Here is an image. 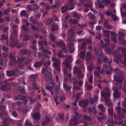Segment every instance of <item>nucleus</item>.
I'll return each mask as SVG.
<instances>
[{
    "mask_svg": "<svg viewBox=\"0 0 126 126\" xmlns=\"http://www.w3.org/2000/svg\"><path fill=\"white\" fill-rule=\"evenodd\" d=\"M104 90V91L102 90L101 91V95L105 98L106 104H107L108 107L110 108H112V106L111 103L110 99L109 98L107 97H110L111 92L109 90V88L107 87H105Z\"/></svg>",
    "mask_w": 126,
    "mask_h": 126,
    "instance_id": "f257e3e1",
    "label": "nucleus"
},
{
    "mask_svg": "<svg viewBox=\"0 0 126 126\" xmlns=\"http://www.w3.org/2000/svg\"><path fill=\"white\" fill-rule=\"evenodd\" d=\"M8 58L10 59V61L9 62V64L11 66H13L14 65H15L16 63V58L11 53L9 54Z\"/></svg>",
    "mask_w": 126,
    "mask_h": 126,
    "instance_id": "f03ea898",
    "label": "nucleus"
},
{
    "mask_svg": "<svg viewBox=\"0 0 126 126\" xmlns=\"http://www.w3.org/2000/svg\"><path fill=\"white\" fill-rule=\"evenodd\" d=\"M66 61L64 62L63 64L64 65L69 68L70 70L71 69V66L70 64L71 63L72 61V56H70L66 58Z\"/></svg>",
    "mask_w": 126,
    "mask_h": 126,
    "instance_id": "7ed1b4c3",
    "label": "nucleus"
},
{
    "mask_svg": "<svg viewBox=\"0 0 126 126\" xmlns=\"http://www.w3.org/2000/svg\"><path fill=\"white\" fill-rule=\"evenodd\" d=\"M112 89L114 91L113 93V97L115 99H117L120 97L121 94L119 91L117 87L115 86H113L112 88Z\"/></svg>",
    "mask_w": 126,
    "mask_h": 126,
    "instance_id": "20e7f679",
    "label": "nucleus"
},
{
    "mask_svg": "<svg viewBox=\"0 0 126 126\" xmlns=\"http://www.w3.org/2000/svg\"><path fill=\"white\" fill-rule=\"evenodd\" d=\"M88 104V101L87 100H80L79 102V105L80 106H82L84 108L87 107Z\"/></svg>",
    "mask_w": 126,
    "mask_h": 126,
    "instance_id": "39448f33",
    "label": "nucleus"
},
{
    "mask_svg": "<svg viewBox=\"0 0 126 126\" xmlns=\"http://www.w3.org/2000/svg\"><path fill=\"white\" fill-rule=\"evenodd\" d=\"M78 124V122L77 118L74 117L73 119H71L70 120L69 126H75L76 124Z\"/></svg>",
    "mask_w": 126,
    "mask_h": 126,
    "instance_id": "423d86ee",
    "label": "nucleus"
},
{
    "mask_svg": "<svg viewBox=\"0 0 126 126\" xmlns=\"http://www.w3.org/2000/svg\"><path fill=\"white\" fill-rule=\"evenodd\" d=\"M61 62L58 63L54 62L53 65L55 68V69L58 71L60 72V70Z\"/></svg>",
    "mask_w": 126,
    "mask_h": 126,
    "instance_id": "0eeeda50",
    "label": "nucleus"
},
{
    "mask_svg": "<svg viewBox=\"0 0 126 126\" xmlns=\"http://www.w3.org/2000/svg\"><path fill=\"white\" fill-rule=\"evenodd\" d=\"M32 117L33 119L36 121L39 120L40 119V115L39 112L33 114Z\"/></svg>",
    "mask_w": 126,
    "mask_h": 126,
    "instance_id": "6e6552de",
    "label": "nucleus"
},
{
    "mask_svg": "<svg viewBox=\"0 0 126 126\" xmlns=\"http://www.w3.org/2000/svg\"><path fill=\"white\" fill-rule=\"evenodd\" d=\"M45 80L46 81H47V80H48L49 79L51 80L52 78V74L51 73L49 72L45 73Z\"/></svg>",
    "mask_w": 126,
    "mask_h": 126,
    "instance_id": "1a4fd4ad",
    "label": "nucleus"
},
{
    "mask_svg": "<svg viewBox=\"0 0 126 126\" xmlns=\"http://www.w3.org/2000/svg\"><path fill=\"white\" fill-rule=\"evenodd\" d=\"M75 33V30L72 28H71L68 30V35L70 37H73L74 36V34Z\"/></svg>",
    "mask_w": 126,
    "mask_h": 126,
    "instance_id": "9d476101",
    "label": "nucleus"
},
{
    "mask_svg": "<svg viewBox=\"0 0 126 126\" xmlns=\"http://www.w3.org/2000/svg\"><path fill=\"white\" fill-rule=\"evenodd\" d=\"M122 79L120 78L119 77L117 76H115L114 78V80L118 82H122L123 79L125 78L123 76H121Z\"/></svg>",
    "mask_w": 126,
    "mask_h": 126,
    "instance_id": "9b49d317",
    "label": "nucleus"
},
{
    "mask_svg": "<svg viewBox=\"0 0 126 126\" xmlns=\"http://www.w3.org/2000/svg\"><path fill=\"white\" fill-rule=\"evenodd\" d=\"M15 74V72L14 70H8L6 71V74L7 76L10 77L14 76Z\"/></svg>",
    "mask_w": 126,
    "mask_h": 126,
    "instance_id": "f8f14e48",
    "label": "nucleus"
},
{
    "mask_svg": "<svg viewBox=\"0 0 126 126\" xmlns=\"http://www.w3.org/2000/svg\"><path fill=\"white\" fill-rule=\"evenodd\" d=\"M110 31L104 30L103 31L104 33L103 35L105 38H110Z\"/></svg>",
    "mask_w": 126,
    "mask_h": 126,
    "instance_id": "ddd939ff",
    "label": "nucleus"
},
{
    "mask_svg": "<svg viewBox=\"0 0 126 126\" xmlns=\"http://www.w3.org/2000/svg\"><path fill=\"white\" fill-rule=\"evenodd\" d=\"M92 57L91 53L89 52H87L85 56V60L90 61L92 59Z\"/></svg>",
    "mask_w": 126,
    "mask_h": 126,
    "instance_id": "4468645a",
    "label": "nucleus"
},
{
    "mask_svg": "<svg viewBox=\"0 0 126 126\" xmlns=\"http://www.w3.org/2000/svg\"><path fill=\"white\" fill-rule=\"evenodd\" d=\"M20 53L23 55H25L29 53L30 54L31 52L29 49H23L20 50Z\"/></svg>",
    "mask_w": 126,
    "mask_h": 126,
    "instance_id": "2eb2a0df",
    "label": "nucleus"
},
{
    "mask_svg": "<svg viewBox=\"0 0 126 126\" xmlns=\"http://www.w3.org/2000/svg\"><path fill=\"white\" fill-rule=\"evenodd\" d=\"M69 5L68 4H66L64 6H63L61 8V12L62 13H65L67 10Z\"/></svg>",
    "mask_w": 126,
    "mask_h": 126,
    "instance_id": "dca6fc26",
    "label": "nucleus"
},
{
    "mask_svg": "<svg viewBox=\"0 0 126 126\" xmlns=\"http://www.w3.org/2000/svg\"><path fill=\"white\" fill-rule=\"evenodd\" d=\"M30 21L32 23L34 24H36L37 25H39V21L38 20H36L33 17L31 16L29 19Z\"/></svg>",
    "mask_w": 126,
    "mask_h": 126,
    "instance_id": "f3484780",
    "label": "nucleus"
},
{
    "mask_svg": "<svg viewBox=\"0 0 126 126\" xmlns=\"http://www.w3.org/2000/svg\"><path fill=\"white\" fill-rule=\"evenodd\" d=\"M69 23L71 25L76 24L78 22V20H75L74 19H69Z\"/></svg>",
    "mask_w": 126,
    "mask_h": 126,
    "instance_id": "a211bd4d",
    "label": "nucleus"
},
{
    "mask_svg": "<svg viewBox=\"0 0 126 126\" xmlns=\"http://www.w3.org/2000/svg\"><path fill=\"white\" fill-rule=\"evenodd\" d=\"M114 71H116V73L118 75H121L123 74V72L122 70H121L119 68H116L114 69Z\"/></svg>",
    "mask_w": 126,
    "mask_h": 126,
    "instance_id": "6ab92c4d",
    "label": "nucleus"
},
{
    "mask_svg": "<svg viewBox=\"0 0 126 126\" xmlns=\"http://www.w3.org/2000/svg\"><path fill=\"white\" fill-rule=\"evenodd\" d=\"M80 69L77 66H75L73 68V73L74 74H76L77 73H78L81 72Z\"/></svg>",
    "mask_w": 126,
    "mask_h": 126,
    "instance_id": "aec40b11",
    "label": "nucleus"
},
{
    "mask_svg": "<svg viewBox=\"0 0 126 126\" xmlns=\"http://www.w3.org/2000/svg\"><path fill=\"white\" fill-rule=\"evenodd\" d=\"M42 63V62H37L34 64V67L36 68H38L41 66Z\"/></svg>",
    "mask_w": 126,
    "mask_h": 126,
    "instance_id": "412c9836",
    "label": "nucleus"
},
{
    "mask_svg": "<svg viewBox=\"0 0 126 126\" xmlns=\"http://www.w3.org/2000/svg\"><path fill=\"white\" fill-rule=\"evenodd\" d=\"M33 39V36L31 35H26L25 36L24 40L25 41H27L28 40H32Z\"/></svg>",
    "mask_w": 126,
    "mask_h": 126,
    "instance_id": "4be33fe9",
    "label": "nucleus"
},
{
    "mask_svg": "<svg viewBox=\"0 0 126 126\" xmlns=\"http://www.w3.org/2000/svg\"><path fill=\"white\" fill-rule=\"evenodd\" d=\"M87 16L92 20H94L95 18V17L94 15L92 13L90 12L87 15Z\"/></svg>",
    "mask_w": 126,
    "mask_h": 126,
    "instance_id": "5701e85b",
    "label": "nucleus"
},
{
    "mask_svg": "<svg viewBox=\"0 0 126 126\" xmlns=\"http://www.w3.org/2000/svg\"><path fill=\"white\" fill-rule=\"evenodd\" d=\"M56 45L62 47L65 46V44L62 41H60L56 42Z\"/></svg>",
    "mask_w": 126,
    "mask_h": 126,
    "instance_id": "b1692460",
    "label": "nucleus"
},
{
    "mask_svg": "<svg viewBox=\"0 0 126 126\" xmlns=\"http://www.w3.org/2000/svg\"><path fill=\"white\" fill-rule=\"evenodd\" d=\"M52 27L51 28V31H55L58 30V27L57 25L54 24L52 25Z\"/></svg>",
    "mask_w": 126,
    "mask_h": 126,
    "instance_id": "393cba45",
    "label": "nucleus"
},
{
    "mask_svg": "<svg viewBox=\"0 0 126 126\" xmlns=\"http://www.w3.org/2000/svg\"><path fill=\"white\" fill-rule=\"evenodd\" d=\"M98 107L101 110L102 112H104L105 109L104 106L102 104H100L98 106Z\"/></svg>",
    "mask_w": 126,
    "mask_h": 126,
    "instance_id": "a878e982",
    "label": "nucleus"
},
{
    "mask_svg": "<svg viewBox=\"0 0 126 126\" xmlns=\"http://www.w3.org/2000/svg\"><path fill=\"white\" fill-rule=\"evenodd\" d=\"M32 8V10L35 11L39 9V7L37 4H33Z\"/></svg>",
    "mask_w": 126,
    "mask_h": 126,
    "instance_id": "bb28decb",
    "label": "nucleus"
},
{
    "mask_svg": "<svg viewBox=\"0 0 126 126\" xmlns=\"http://www.w3.org/2000/svg\"><path fill=\"white\" fill-rule=\"evenodd\" d=\"M3 120L4 122L6 123L7 124H9L12 122V120L8 118H5L3 119Z\"/></svg>",
    "mask_w": 126,
    "mask_h": 126,
    "instance_id": "cd10ccee",
    "label": "nucleus"
},
{
    "mask_svg": "<svg viewBox=\"0 0 126 126\" xmlns=\"http://www.w3.org/2000/svg\"><path fill=\"white\" fill-rule=\"evenodd\" d=\"M110 17L115 22L117 21V19H118L116 15L114 14H112Z\"/></svg>",
    "mask_w": 126,
    "mask_h": 126,
    "instance_id": "c85d7f7f",
    "label": "nucleus"
},
{
    "mask_svg": "<svg viewBox=\"0 0 126 126\" xmlns=\"http://www.w3.org/2000/svg\"><path fill=\"white\" fill-rule=\"evenodd\" d=\"M49 37L51 39V41L53 42H55L56 41V37L52 34L49 35Z\"/></svg>",
    "mask_w": 126,
    "mask_h": 126,
    "instance_id": "c756f323",
    "label": "nucleus"
},
{
    "mask_svg": "<svg viewBox=\"0 0 126 126\" xmlns=\"http://www.w3.org/2000/svg\"><path fill=\"white\" fill-rule=\"evenodd\" d=\"M46 71V72H48V67L47 65L45 66V67H43L42 70V73H44Z\"/></svg>",
    "mask_w": 126,
    "mask_h": 126,
    "instance_id": "7c9ffc66",
    "label": "nucleus"
},
{
    "mask_svg": "<svg viewBox=\"0 0 126 126\" xmlns=\"http://www.w3.org/2000/svg\"><path fill=\"white\" fill-rule=\"evenodd\" d=\"M63 87L65 89L66 91H68L71 89V87L68 85L65 84H63Z\"/></svg>",
    "mask_w": 126,
    "mask_h": 126,
    "instance_id": "2f4dec72",
    "label": "nucleus"
},
{
    "mask_svg": "<svg viewBox=\"0 0 126 126\" xmlns=\"http://www.w3.org/2000/svg\"><path fill=\"white\" fill-rule=\"evenodd\" d=\"M77 76L79 79H81L83 77V75L81 72V71L77 74Z\"/></svg>",
    "mask_w": 126,
    "mask_h": 126,
    "instance_id": "473e14b6",
    "label": "nucleus"
},
{
    "mask_svg": "<svg viewBox=\"0 0 126 126\" xmlns=\"http://www.w3.org/2000/svg\"><path fill=\"white\" fill-rule=\"evenodd\" d=\"M101 2H98L96 3V5H98V7L100 8H103L105 6V5L102 4Z\"/></svg>",
    "mask_w": 126,
    "mask_h": 126,
    "instance_id": "72a5a7b5",
    "label": "nucleus"
},
{
    "mask_svg": "<svg viewBox=\"0 0 126 126\" xmlns=\"http://www.w3.org/2000/svg\"><path fill=\"white\" fill-rule=\"evenodd\" d=\"M28 59V58L26 57H24L21 58L18 60V62L19 63H22L25 60H27Z\"/></svg>",
    "mask_w": 126,
    "mask_h": 126,
    "instance_id": "f704fd0d",
    "label": "nucleus"
},
{
    "mask_svg": "<svg viewBox=\"0 0 126 126\" xmlns=\"http://www.w3.org/2000/svg\"><path fill=\"white\" fill-rule=\"evenodd\" d=\"M117 111V114L118 115H120V114L122 113V112H121L122 108L120 107H118L116 108Z\"/></svg>",
    "mask_w": 126,
    "mask_h": 126,
    "instance_id": "c9c22d12",
    "label": "nucleus"
},
{
    "mask_svg": "<svg viewBox=\"0 0 126 126\" xmlns=\"http://www.w3.org/2000/svg\"><path fill=\"white\" fill-rule=\"evenodd\" d=\"M106 49V50L107 53L109 55H110L112 53V52L111 51L110 48L109 47H106L105 48Z\"/></svg>",
    "mask_w": 126,
    "mask_h": 126,
    "instance_id": "e433bc0d",
    "label": "nucleus"
},
{
    "mask_svg": "<svg viewBox=\"0 0 126 126\" xmlns=\"http://www.w3.org/2000/svg\"><path fill=\"white\" fill-rule=\"evenodd\" d=\"M83 118L86 121L90 122L91 121V119L90 117L86 115H84Z\"/></svg>",
    "mask_w": 126,
    "mask_h": 126,
    "instance_id": "4c0bfd02",
    "label": "nucleus"
},
{
    "mask_svg": "<svg viewBox=\"0 0 126 126\" xmlns=\"http://www.w3.org/2000/svg\"><path fill=\"white\" fill-rule=\"evenodd\" d=\"M26 14V11L25 10H23L21 11L20 13V15L21 16H25Z\"/></svg>",
    "mask_w": 126,
    "mask_h": 126,
    "instance_id": "58836bf2",
    "label": "nucleus"
},
{
    "mask_svg": "<svg viewBox=\"0 0 126 126\" xmlns=\"http://www.w3.org/2000/svg\"><path fill=\"white\" fill-rule=\"evenodd\" d=\"M112 108H109L108 109V111L109 113L112 117L113 116V110Z\"/></svg>",
    "mask_w": 126,
    "mask_h": 126,
    "instance_id": "ea45409f",
    "label": "nucleus"
},
{
    "mask_svg": "<svg viewBox=\"0 0 126 126\" xmlns=\"http://www.w3.org/2000/svg\"><path fill=\"white\" fill-rule=\"evenodd\" d=\"M85 52H82L79 54L80 57L83 60L84 59L85 55Z\"/></svg>",
    "mask_w": 126,
    "mask_h": 126,
    "instance_id": "a19ab883",
    "label": "nucleus"
},
{
    "mask_svg": "<svg viewBox=\"0 0 126 126\" xmlns=\"http://www.w3.org/2000/svg\"><path fill=\"white\" fill-rule=\"evenodd\" d=\"M31 28L34 31H40V30L37 27H35L34 25L32 26Z\"/></svg>",
    "mask_w": 126,
    "mask_h": 126,
    "instance_id": "79ce46f5",
    "label": "nucleus"
},
{
    "mask_svg": "<svg viewBox=\"0 0 126 126\" xmlns=\"http://www.w3.org/2000/svg\"><path fill=\"white\" fill-rule=\"evenodd\" d=\"M53 18H52L48 19L47 22V24L48 25H50L53 21Z\"/></svg>",
    "mask_w": 126,
    "mask_h": 126,
    "instance_id": "37998d69",
    "label": "nucleus"
},
{
    "mask_svg": "<svg viewBox=\"0 0 126 126\" xmlns=\"http://www.w3.org/2000/svg\"><path fill=\"white\" fill-rule=\"evenodd\" d=\"M51 60L55 62H56L58 63L61 62V61H59L58 58L55 57H52Z\"/></svg>",
    "mask_w": 126,
    "mask_h": 126,
    "instance_id": "c03bdc74",
    "label": "nucleus"
},
{
    "mask_svg": "<svg viewBox=\"0 0 126 126\" xmlns=\"http://www.w3.org/2000/svg\"><path fill=\"white\" fill-rule=\"evenodd\" d=\"M104 1H102L101 3H103L104 2L106 4H109L111 3V1L110 0H104Z\"/></svg>",
    "mask_w": 126,
    "mask_h": 126,
    "instance_id": "a18cd8bd",
    "label": "nucleus"
},
{
    "mask_svg": "<svg viewBox=\"0 0 126 126\" xmlns=\"http://www.w3.org/2000/svg\"><path fill=\"white\" fill-rule=\"evenodd\" d=\"M22 31H28V27H27L25 25H23L22 27Z\"/></svg>",
    "mask_w": 126,
    "mask_h": 126,
    "instance_id": "49530a36",
    "label": "nucleus"
},
{
    "mask_svg": "<svg viewBox=\"0 0 126 126\" xmlns=\"http://www.w3.org/2000/svg\"><path fill=\"white\" fill-rule=\"evenodd\" d=\"M92 2H90L88 4H85V5L86 7H90L91 8V10H92Z\"/></svg>",
    "mask_w": 126,
    "mask_h": 126,
    "instance_id": "de8ad7c7",
    "label": "nucleus"
},
{
    "mask_svg": "<svg viewBox=\"0 0 126 126\" xmlns=\"http://www.w3.org/2000/svg\"><path fill=\"white\" fill-rule=\"evenodd\" d=\"M55 95L57 96L59 93L58 87L57 86H56L55 89L54 91Z\"/></svg>",
    "mask_w": 126,
    "mask_h": 126,
    "instance_id": "09e8293b",
    "label": "nucleus"
},
{
    "mask_svg": "<svg viewBox=\"0 0 126 126\" xmlns=\"http://www.w3.org/2000/svg\"><path fill=\"white\" fill-rule=\"evenodd\" d=\"M25 125L26 126H32V125L30 122L26 120L25 122Z\"/></svg>",
    "mask_w": 126,
    "mask_h": 126,
    "instance_id": "8fccbe9b",
    "label": "nucleus"
},
{
    "mask_svg": "<svg viewBox=\"0 0 126 126\" xmlns=\"http://www.w3.org/2000/svg\"><path fill=\"white\" fill-rule=\"evenodd\" d=\"M121 50L122 52V54L124 56V54L126 53V48L123 47L121 48Z\"/></svg>",
    "mask_w": 126,
    "mask_h": 126,
    "instance_id": "3c124183",
    "label": "nucleus"
},
{
    "mask_svg": "<svg viewBox=\"0 0 126 126\" xmlns=\"http://www.w3.org/2000/svg\"><path fill=\"white\" fill-rule=\"evenodd\" d=\"M88 101L89 102L90 104H92L94 103V100L91 97H89L88 98Z\"/></svg>",
    "mask_w": 126,
    "mask_h": 126,
    "instance_id": "603ef678",
    "label": "nucleus"
},
{
    "mask_svg": "<svg viewBox=\"0 0 126 126\" xmlns=\"http://www.w3.org/2000/svg\"><path fill=\"white\" fill-rule=\"evenodd\" d=\"M2 49L5 52H7L9 50L8 48L5 46H3L2 47Z\"/></svg>",
    "mask_w": 126,
    "mask_h": 126,
    "instance_id": "864d4df0",
    "label": "nucleus"
},
{
    "mask_svg": "<svg viewBox=\"0 0 126 126\" xmlns=\"http://www.w3.org/2000/svg\"><path fill=\"white\" fill-rule=\"evenodd\" d=\"M23 45V43H21L19 44H15V46L17 48H20Z\"/></svg>",
    "mask_w": 126,
    "mask_h": 126,
    "instance_id": "5fc2aeb1",
    "label": "nucleus"
},
{
    "mask_svg": "<svg viewBox=\"0 0 126 126\" xmlns=\"http://www.w3.org/2000/svg\"><path fill=\"white\" fill-rule=\"evenodd\" d=\"M18 89L20 93L21 94H23L24 93L25 90L22 88L19 87L18 88Z\"/></svg>",
    "mask_w": 126,
    "mask_h": 126,
    "instance_id": "6e6d98bb",
    "label": "nucleus"
},
{
    "mask_svg": "<svg viewBox=\"0 0 126 126\" xmlns=\"http://www.w3.org/2000/svg\"><path fill=\"white\" fill-rule=\"evenodd\" d=\"M75 116L76 117V118H79L81 117V115L79 114V113L77 112L76 111H75Z\"/></svg>",
    "mask_w": 126,
    "mask_h": 126,
    "instance_id": "4d7b16f0",
    "label": "nucleus"
},
{
    "mask_svg": "<svg viewBox=\"0 0 126 126\" xmlns=\"http://www.w3.org/2000/svg\"><path fill=\"white\" fill-rule=\"evenodd\" d=\"M69 49V52L70 53H71L73 52L74 48L73 47H68Z\"/></svg>",
    "mask_w": 126,
    "mask_h": 126,
    "instance_id": "13d9d810",
    "label": "nucleus"
},
{
    "mask_svg": "<svg viewBox=\"0 0 126 126\" xmlns=\"http://www.w3.org/2000/svg\"><path fill=\"white\" fill-rule=\"evenodd\" d=\"M12 27L13 30H16L18 28V26L15 24L13 25L12 26Z\"/></svg>",
    "mask_w": 126,
    "mask_h": 126,
    "instance_id": "bf43d9fd",
    "label": "nucleus"
},
{
    "mask_svg": "<svg viewBox=\"0 0 126 126\" xmlns=\"http://www.w3.org/2000/svg\"><path fill=\"white\" fill-rule=\"evenodd\" d=\"M27 10L29 11H32V8L31 7L30 5H28L27 6Z\"/></svg>",
    "mask_w": 126,
    "mask_h": 126,
    "instance_id": "052dcab7",
    "label": "nucleus"
},
{
    "mask_svg": "<svg viewBox=\"0 0 126 126\" xmlns=\"http://www.w3.org/2000/svg\"><path fill=\"white\" fill-rule=\"evenodd\" d=\"M104 27H105L106 28L109 29H110L112 28V26L111 25L108 24L107 25L105 26Z\"/></svg>",
    "mask_w": 126,
    "mask_h": 126,
    "instance_id": "680f3d73",
    "label": "nucleus"
},
{
    "mask_svg": "<svg viewBox=\"0 0 126 126\" xmlns=\"http://www.w3.org/2000/svg\"><path fill=\"white\" fill-rule=\"evenodd\" d=\"M122 82H118V83H116L115 84L119 86L118 88H117L118 89L119 88V89H121L122 87Z\"/></svg>",
    "mask_w": 126,
    "mask_h": 126,
    "instance_id": "e2e57ef3",
    "label": "nucleus"
},
{
    "mask_svg": "<svg viewBox=\"0 0 126 126\" xmlns=\"http://www.w3.org/2000/svg\"><path fill=\"white\" fill-rule=\"evenodd\" d=\"M0 88L3 90H5L6 89V85H3L0 87Z\"/></svg>",
    "mask_w": 126,
    "mask_h": 126,
    "instance_id": "0e129e2a",
    "label": "nucleus"
},
{
    "mask_svg": "<svg viewBox=\"0 0 126 126\" xmlns=\"http://www.w3.org/2000/svg\"><path fill=\"white\" fill-rule=\"evenodd\" d=\"M74 45V43L72 42H69L68 43V47H73Z\"/></svg>",
    "mask_w": 126,
    "mask_h": 126,
    "instance_id": "69168bd1",
    "label": "nucleus"
},
{
    "mask_svg": "<svg viewBox=\"0 0 126 126\" xmlns=\"http://www.w3.org/2000/svg\"><path fill=\"white\" fill-rule=\"evenodd\" d=\"M73 16V17H74L75 18H78L79 19H80V17L79 16L78 14L77 13H75L74 14Z\"/></svg>",
    "mask_w": 126,
    "mask_h": 126,
    "instance_id": "338daca9",
    "label": "nucleus"
},
{
    "mask_svg": "<svg viewBox=\"0 0 126 126\" xmlns=\"http://www.w3.org/2000/svg\"><path fill=\"white\" fill-rule=\"evenodd\" d=\"M10 11V9L9 8L4 10L3 11V13L5 15H7L8 14V13Z\"/></svg>",
    "mask_w": 126,
    "mask_h": 126,
    "instance_id": "774afa93",
    "label": "nucleus"
}]
</instances>
